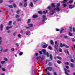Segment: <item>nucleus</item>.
Here are the masks:
<instances>
[{
    "mask_svg": "<svg viewBox=\"0 0 75 75\" xmlns=\"http://www.w3.org/2000/svg\"><path fill=\"white\" fill-rule=\"evenodd\" d=\"M24 6L25 7H27V4L26 3H25Z\"/></svg>",
    "mask_w": 75,
    "mask_h": 75,
    "instance_id": "obj_46",
    "label": "nucleus"
},
{
    "mask_svg": "<svg viewBox=\"0 0 75 75\" xmlns=\"http://www.w3.org/2000/svg\"><path fill=\"white\" fill-rule=\"evenodd\" d=\"M69 29H70V31H71V32H72V31H73V33H75V27H73L72 29V26H70L69 27Z\"/></svg>",
    "mask_w": 75,
    "mask_h": 75,
    "instance_id": "obj_2",
    "label": "nucleus"
},
{
    "mask_svg": "<svg viewBox=\"0 0 75 75\" xmlns=\"http://www.w3.org/2000/svg\"><path fill=\"white\" fill-rule=\"evenodd\" d=\"M49 66H52V63L51 62H50L49 63Z\"/></svg>",
    "mask_w": 75,
    "mask_h": 75,
    "instance_id": "obj_19",
    "label": "nucleus"
},
{
    "mask_svg": "<svg viewBox=\"0 0 75 75\" xmlns=\"http://www.w3.org/2000/svg\"><path fill=\"white\" fill-rule=\"evenodd\" d=\"M30 6L31 7H33V4L32 2H31L30 4Z\"/></svg>",
    "mask_w": 75,
    "mask_h": 75,
    "instance_id": "obj_25",
    "label": "nucleus"
},
{
    "mask_svg": "<svg viewBox=\"0 0 75 75\" xmlns=\"http://www.w3.org/2000/svg\"><path fill=\"white\" fill-rule=\"evenodd\" d=\"M64 38H68V36H64Z\"/></svg>",
    "mask_w": 75,
    "mask_h": 75,
    "instance_id": "obj_43",
    "label": "nucleus"
},
{
    "mask_svg": "<svg viewBox=\"0 0 75 75\" xmlns=\"http://www.w3.org/2000/svg\"><path fill=\"white\" fill-rule=\"evenodd\" d=\"M23 53L22 52H21L19 53V55H23Z\"/></svg>",
    "mask_w": 75,
    "mask_h": 75,
    "instance_id": "obj_55",
    "label": "nucleus"
},
{
    "mask_svg": "<svg viewBox=\"0 0 75 75\" xmlns=\"http://www.w3.org/2000/svg\"><path fill=\"white\" fill-rule=\"evenodd\" d=\"M57 58L59 59V60H61V59H62V58L59 57H54V59H57Z\"/></svg>",
    "mask_w": 75,
    "mask_h": 75,
    "instance_id": "obj_10",
    "label": "nucleus"
},
{
    "mask_svg": "<svg viewBox=\"0 0 75 75\" xmlns=\"http://www.w3.org/2000/svg\"><path fill=\"white\" fill-rule=\"evenodd\" d=\"M3 27H4L3 25L1 24V25L0 27L1 30V31H2V30H3Z\"/></svg>",
    "mask_w": 75,
    "mask_h": 75,
    "instance_id": "obj_15",
    "label": "nucleus"
},
{
    "mask_svg": "<svg viewBox=\"0 0 75 75\" xmlns=\"http://www.w3.org/2000/svg\"><path fill=\"white\" fill-rule=\"evenodd\" d=\"M8 49H6L4 50V52H8Z\"/></svg>",
    "mask_w": 75,
    "mask_h": 75,
    "instance_id": "obj_22",
    "label": "nucleus"
},
{
    "mask_svg": "<svg viewBox=\"0 0 75 75\" xmlns=\"http://www.w3.org/2000/svg\"><path fill=\"white\" fill-rule=\"evenodd\" d=\"M64 70L65 71V74H66L67 75H69V74H68V72H70V71L69 70H67V69H66V68H64Z\"/></svg>",
    "mask_w": 75,
    "mask_h": 75,
    "instance_id": "obj_3",
    "label": "nucleus"
},
{
    "mask_svg": "<svg viewBox=\"0 0 75 75\" xmlns=\"http://www.w3.org/2000/svg\"><path fill=\"white\" fill-rule=\"evenodd\" d=\"M60 46L61 47H65V44L62 45V43H60Z\"/></svg>",
    "mask_w": 75,
    "mask_h": 75,
    "instance_id": "obj_18",
    "label": "nucleus"
},
{
    "mask_svg": "<svg viewBox=\"0 0 75 75\" xmlns=\"http://www.w3.org/2000/svg\"><path fill=\"white\" fill-rule=\"evenodd\" d=\"M36 59H37V60H40V59H41V56H37L36 57Z\"/></svg>",
    "mask_w": 75,
    "mask_h": 75,
    "instance_id": "obj_13",
    "label": "nucleus"
},
{
    "mask_svg": "<svg viewBox=\"0 0 75 75\" xmlns=\"http://www.w3.org/2000/svg\"><path fill=\"white\" fill-rule=\"evenodd\" d=\"M54 43L55 44V45L54 46V48L57 49L58 47V45H57V43H58V42L57 41H55L54 42Z\"/></svg>",
    "mask_w": 75,
    "mask_h": 75,
    "instance_id": "obj_7",
    "label": "nucleus"
},
{
    "mask_svg": "<svg viewBox=\"0 0 75 75\" xmlns=\"http://www.w3.org/2000/svg\"><path fill=\"white\" fill-rule=\"evenodd\" d=\"M45 59V56H43L41 58V60L42 62H43L44 61V60Z\"/></svg>",
    "mask_w": 75,
    "mask_h": 75,
    "instance_id": "obj_11",
    "label": "nucleus"
},
{
    "mask_svg": "<svg viewBox=\"0 0 75 75\" xmlns=\"http://www.w3.org/2000/svg\"><path fill=\"white\" fill-rule=\"evenodd\" d=\"M67 1V0H64L62 2L63 3H65V2Z\"/></svg>",
    "mask_w": 75,
    "mask_h": 75,
    "instance_id": "obj_42",
    "label": "nucleus"
},
{
    "mask_svg": "<svg viewBox=\"0 0 75 75\" xmlns=\"http://www.w3.org/2000/svg\"><path fill=\"white\" fill-rule=\"evenodd\" d=\"M61 5V4H58L56 5L57 7H59V6H60V5Z\"/></svg>",
    "mask_w": 75,
    "mask_h": 75,
    "instance_id": "obj_36",
    "label": "nucleus"
},
{
    "mask_svg": "<svg viewBox=\"0 0 75 75\" xmlns=\"http://www.w3.org/2000/svg\"><path fill=\"white\" fill-rule=\"evenodd\" d=\"M65 64H66V65H69V63L68 62H66L65 63Z\"/></svg>",
    "mask_w": 75,
    "mask_h": 75,
    "instance_id": "obj_63",
    "label": "nucleus"
},
{
    "mask_svg": "<svg viewBox=\"0 0 75 75\" xmlns=\"http://www.w3.org/2000/svg\"><path fill=\"white\" fill-rule=\"evenodd\" d=\"M2 69L3 71H6V69L4 68H2Z\"/></svg>",
    "mask_w": 75,
    "mask_h": 75,
    "instance_id": "obj_47",
    "label": "nucleus"
},
{
    "mask_svg": "<svg viewBox=\"0 0 75 75\" xmlns=\"http://www.w3.org/2000/svg\"><path fill=\"white\" fill-rule=\"evenodd\" d=\"M11 23H12V21H9V22L8 25H11Z\"/></svg>",
    "mask_w": 75,
    "mask_h": 75,
    "instance_id": "obj_33",
    "label": "nucleus"
},
{
    "mask_svg": "<svg viewBox=\"0 0 75 75\" xmlns=\"http://www.w3.org/2000/svg\"><path fill=\"white\" fill-rule=\"evenodd\" d=\"M38 13H39L40 14H41L42 13V11H39L38 12Z\"/></svg>",
    "mask_w": 75,
    "mask_h": 75,
    "instance_id": "obj_35",
    "label": "nucleus"
},
{
    "mask_svg": "<svg viewBox=\"0 0 75 75\" xmlns=\"http://www.w3.org/2000/svg\"><path fill=\"white\" fill-rule=\"evenodd\" d=\"M72 40L73 41V42H75V39L73 38L72 39Z\"/></svg>",
    "mask_w": 75,
    "mask_h": 75,
    "instance_id": "obj_62",
    "label": "nucleus"
},
{
    "mask_svg": "<svg viewBox=\"0 0 75 75\" xmlns=\"http://www.w3.org/2000/svg\"><path fill=\"white\" fill-rule=\"evenodd\" d=\"M69 35H70L71 37L73 35V34H72V33H71L70 32H69Z\"/></svg>",
    "mask_w": 75,
    "mask_h": 75,
    "instance_id": "obj_21",
    "label": "nucleus"
},
{
    "mask_svg": "<svg viewBox=\"0 0 75 75\" xmlns=\"http://www.w3.org/2000/svg\"><path fill=\"white\" fill-rule=\"evenodd\" d=\"M71 67H74V64L72 63L71 64Z\"/></svg>",
    "mask_w": 75,
    "mask_h": 75,
    "instance_id": "obj_34",
    "label": "nucleus"
},
{
    "mask_svg": "<svg viewBox=\"0 0 75 75\" xmlns=\"http://www.w3.org/2000/svg\"><path fill=\"white\" fill-rule=\"evenodd\" d=\"M54 11L57 10V11H59L61 10V8L59 7H57L54 8Z\"/></svg>",
    "mask_w": 75,
    "mask_h": 75,
    "instance_id": "obj_5",
    "label": "nucleus"
},
{
    "mask_svg": "<svg viewBox=\"0 0 75 75\" xmlns=\"http://www.w3.org/2000/svg\"><path fill=\"white\" fill-rule=\"evenodd\" d=\"M73 2V0H71L69 1V3H72Z\"/></svg>",
    "mask_w": 75,
    "mask_h": 75,
    "instance_id": "obj_40",
    "label": "nucleus"
},
{
    "mask_svg": "<svg viewBox=\"0 0 75 75\" xmlns=\"http://www.w3.org/2000/svg\"><path fill=\"white\" fill-rule=\"evenodd\" d=\"M42 52H43V53H44V54H46V50L45 49H43L42 50Z\"/></svg>",
    "mask_w": 75,
    "mask_h": 75,
    "instance_id": "obj_16",
    "label": "nucleus"
},
{
    "mask_svg": "<svg viewBox=\"0 0 75 75\" xmlns=\"http://www.w3.org/2000/svg\"><path fill=\"white\" fill-rule=\"evenodd\" d=\"M47 46H48V45L46 44L45 42L43 43V44L42 45V47L43 48H47Z\"/></svg>",
    "mask_w": 75,
    "mask_h": 75,
    "instance_id": "obj_4",
    "label": "nucleus"
},
{
    "mask_svg": "<svg viewBox=\"0 0 75 75\" xmlns=\"http://www.w3.org/2000/svg\"><path fill=\"white\" fill-rule=\"evenodd\" d=\"M16 34H17V32H15L13 34V35L14 36H15V35H16Z\"/></svg>",
    "mask_w": 75,
    "mask_h": 75,
    "instance_id": "obj_31",
    "label": "nucleus"
},
{
    "mask_svg": "<svg viewBox=\"0 0 75 75\" xmlns=\"http://www.w3.org/2000/svg\"><path fill=\"white\" fill-rule=\"evenodd\" d=\"M12 2H13V0H11L9 1V3H10Z\"/></svg>",
    "mask_w": 75,
    "mask_h": 75,
    "instance_id": "obj_57",
    "label": "nucleus"
},
{
    "mask_svg": "<svg viewBox=\"0 0 75 75\" xmlns=\"http://www.w3.org/2000/svg\"><path fill=\"white\" fill-rule=\"evenodd\" d=\"M14 50H15V49H14V48H12L11 49V50L12 51H14Z\"/></svg>",
    "mask_w": 75,
    "mask_h": 75,
    "instance_id": "obj_37",
    "label": "nucleus"
},
{
    "mask_svg": "<svg viewBox=\"0 0 75 75\" xmlns=\"http://www.w3.org/2000/svg\"><path fill=\"white\" fill-rule=\"evenodd\" d=\"M47 69L48 71H54L55 70V68H52V67H47Z\"/></svg>",
    "mask_w": 75,
    "mask_h": 75,
    "instance_id": "obj_1",
    "label": "nucleus"
},
{
    "mask_svg": "<svg viewBox=\"0 0 75 75\" xmlns=\"http://www.w3.org/2000/svg\"><path fill=\"white\" fill-rule=\"evenodd\" d=\"M51 6H49L48 7V9H49V10H50L51 9Z\"/></svg>",
    "mask_w": 75,
    "mask_h": 75,
    "instance_id": "obj_50",
    "label": "nucleus"
},
{
    "mask_svg": "<svg viewBox=\"0 0 75 75\" xmlns=\"http://www.w3.org/2000/svg\"><path fill=\"white\" fill-rule=\"evenodd\" d=\"M23 5V4H22L21 3H20L19 4V6H21Z\"/></svg>",
    "mask_w": 75,
    "mask_h": 75,
    "instance_id": "obj_61",
    "label": "nucleus"
},
{
    "mask_svg": "<svg viewBox=\"0 0 75 75\" xmlns=\"http://www.w3.org/2000/svg\"><path fill=\"white\" fill-rule=\"evenodd\" d=\"M40 54H42V52L41 51H39Z\"/></svg>",
    "mask_w": 75,
    "mask_h": 75,
    "instance_id": "obj_59",
    "label": "nucleus"
},
{
    "mask_svg": "<svg viewBox=\"0 0 75 75\" xmlns=\"http://www.w3.org/2000/svg\"><path fill=\"white\" fill-rule=\"evenodd\" d=\"M16 20L17 21H21V19L19 18L18 19H17Z\"/></svg>",
    "mask_w": 75,
    "mask_h": 75,
    "instance_id": "obj_39",
    "label": "nucleus"
},
{
    "mask_svg": "<svg viewBox=\"0 0 75 75\" xmlns=\"http://www.w3.org/2000/svg\"><path fill=\"white\" fill-rule=\"evenodd\" d=\"M45 72H47L48 71V69H45Z\"/></svg>",
    "mask_w": 75,
    "mask_h": 75,
    "instance_id": "obj_60",
    "label": "nucleus"
},
{
    "mask_svg": "<svg viewBox=\"0 0 75 75\" xmlns=\"http://www.w3.org/2000/svg\"><path fill=\"white\" fill-rule=\"evenodd\" d=\"M48 48L49 49V50H52V47H51V46H49L48 47Z\"/></svg>",
    "mask_w": 75,
    "mask_h": 75,
    "instance_id": "obj_32",
    "label": "nucleus"
},
{
    "mask_svg": "<svg viewBox=\"0 0 75 75\" xmlns=\"http://www.w3.org/2000/svg\"><path fill=\"white\" fill-rule=\"evenodd\" d=\"M31 19H28L27 22V24H28V23H30L31 22Z\"/></svg>",
    "mask_w": 75,
    "mask_h": 75,
    "instance_id": "obj_20",
    "label": "nucleus"
},
{
    "mask_svg": "<svg viewBox=\"0 0 75 75\" xmlns=\"http://www.w3.org/2000/svg\"><path fill=\"white\" fill-rule=\"evenodd\" d=\"M28 25L29 27H32L34 26V25H33V24L31 23L28 24Z\"/></svg>",
    "mask_w": 75,
    "mask_h": 75,
    "instance_id": "obj_14",
    "label": "nucleus"
},
{
    "mask_svg": "<svg viewBox=\"0 0 75 75\" xmlns=\"http://www.w3.org/2000/svg\"><path fill=\"white\" fill-rule=\"evenodd\" d=\"M75 5H73V6H72V5H70L69 6V8L70 9H72V8H73L75 7Z\"/></svg>",
    "mask_w": 75,
    "mask_h": 75,
    "instance_id": "obj_9",
    "label": "nucleus"
},
{
    "mask_svg": "<svg viewBox=\"0 0 75 75\" xmlns=\"http://www.w3.org/2000/svg\"><path fill=\"white\" fill-rule=\"evenodd\" d=\"M42 17L43 18L42 21H45V20H47V18H46V16L45 15H43L42 16Z\"/></svg>",
    "mask_w": 75,
    "mask_h": 75,
    "instance_id": "obj_6",
    "label": "nucleus"
},
{
    "mask_svg": "<svg viewBox=\"0 0 75 75\" xmlns=\"http://www.w3.org/2000/svg\"><path fill=\"white\" fill-rule=\"evenodd\" d=\"M52 13H50V14L51 15H52L53 14H54V13H55V9H53L52 11Z\"/></svg>",
    "mask_w": 75,
    "mask_h": 75,
    "instance_id": "obj_12",
    "label": "nucleus"
},
{
    "mask_svg": "<svg viewBox=\"0 0 75 75\" xmlns=\"http://www.w3.org/2000/svg\"><path fill=\"white\" fill-rule=\"evenodd\" d=\"M64 46L66 48H69V46L66 45H65Z\"/></svg>",
    "mask_w": 75,
    "mask_h": 75,
    "instance_id": "obj_44",
    "label": "nucleus"
},
{
    "mask_svg": "<svg viewBox=\"0 0 75 75\" xmlns=\"http://www.w3.org/2000/svg\"><path fill=\"white\" fill-rule=\"evenodd\" d=\"M54 75H57V73H56V72H54Z\"/></svg>",
    "mask_w": 75,
    "mask_h": 75,
    "instance_id": "obj_64",
    "label": "nucleus"
},
{
    "mask_svg": "<svg viewBox=\"0 0 75 75\" xmlns=\"http://www.w3.org/2000/svg\"><path fill=\"white\" fill-rule=\"evenodd\" d=\"M20 17V16H19V15L17 14L16 15V18H18V17Z\"/></svg>",
    "mask_w": 75,
    "mask_h": 75,
    "instance_id": "obj_38",
    "label": "nucleus"
},
{
    "mask_svg": "<svg viewBox=\"0 0 75 75\" xmlns=\"http://www.w3.org/2000/svg\"><path fill=\"white\" fill-rule=\"evenodd\" d=\"M9 28H12V27H11V26L7 27H6V30H8L9 29Z\"/></svg>",
    "mask_w": 75,
    "mask_h": 75,
    "instance_id": "obj_26",
    "label": "nucleus"
},
{
    "mask_svg": "<svg viewBox=\"0 0 75 75\" xmlns=\"http://www.w3.org/2000/svg\"><path fill=\"white\" fill-rule=\"evenodd\" d=\"M4 60L6 61H8V60L7 58H4Z\"/></svg>",
    "mask_w": 75,
    "mask_h": 75,
    "instance_id": "obj_29",
    "label": "nucleus"
},
{
    "mask_svg": "<svg viewBox=\"0 0 75 75\" xmlns=\"http://www.w3.org/2000/svg\"><path fill=\"white\" fill-rule=\"evenodd\" d=\"M3 51V47L2 46L0 47V53H1Z\"/></svg>",
    "mask_w": 75,
    "mask_h": 75,
    "instance_id": "obj_8",
    "label": "nucleus"
},
{
    "mask_svg": "<svg viewBox=\"0 0 75 75\" xmlns=\"http://www.w3.org/2000/svg\"><path fill=\"white\" fill-rule=\"evenodd\" d=\"M30 33V32L29 31H28L26 33V35H28Z\"/></svg>",
    "mask_w": 75,
    "mask_h": 75,
    "instance_id": "obj_24",
    "label": "nucleus"
},
{
    "mask_svg": "<svg viewBox=\"0 0 75 75\" xmlns=\"http://www.w3.org/2000/svg\"><path fill=\"white\" fill-rule=\"evenodd\" d=\"M63 31H64V29H62L61 30L60 32V33H62V32Z\"/></svg>",
    "mask_w": 75,
    "mask_h": 75,
    "instance_id": "obj_58",
    "label": "nucleus"
},
{
    "mask_svg": "<svg viewBox=\"0 0 75 75\" xmlns=\"http://www.w3.org/2000/svg\"><path fill=\"white\" fill-rule=\"evenodd\" d=\"M50 59H51V60H52V55L51 54H50Z\"/></svg>",
    "mask_w": 75,
    "mask_h": 75,
    "instance_id": "obj_28",
    "label": "nucleus"
},
{
    "mask_svg": "<svg viewBox=\"0 0 75 75\" xmlns=\"http://www.w3.org/2000/svg\"><path fill=\"white\" fill-rule=\"evenodd\" d=\"M13 6L14 7H16V5L15 4H13Z\"/></svg>",
    "mask_w": 75,
    "mask_h": 75,
    "instance_id": "obj_54",
    "label": "nucleus"
},
{
    "mask_svg": "<svg viewBox=\"0 0 75 75\" xmlns=\"http://www.w3.org/2000/svg\"><path fill=\"white\" fill-rule=\"evenodd\" d=\"M38 17V16L36 15H34L33 16V18H37Z\"/></svg>",
    "mask_w": 75,
    "mask_h": 75,
    "instance_id": "obj_17",
    "label": "nucleus"
},
{
    "mask_svg": "<svg viewBox=\"0 0 75 75\" xmlns=\"http://www.w3.org/2000/svg\"><path fill=\"white\" fill-rule=\"evenodd\" d=\"M18 38H21V35L20 34H19L18 35Z\"/></svg>",
    "mask_w": 75,
    "mask_h": 75,
    "instance_id": "obj_48",
    "label": "nucleus"
},
{
    "mask_svg": "<svg viewBox=\"0 0 75 75\" xmlns=\"http://www.w3.org/2000/svg\"><path fill=\"white\" fill-rule=\"evenodd\" d=\"M71 61L72 62H74V60L72 59H71Z\"/></svg>",
    "mask_w": 75,
    "mask_h": 75,
    "instance_id": "obj_51",
    "label": "nucleus"
},
{
    "mask_svg": "<svg viewBox=\"0 0 75 75\" xmlns=\"http://www.w3.org/2000/svg\"><path fill=\"white\" fill-rule=\"evenodd\" d=\"M46 55L47 57H48L50 56V55H49V53H48V52H47L46 53Z\"/></svg>",
    "mask_w": 75,
    "mask_h": 75,
    "instance_id": "obj_27",
    "label": "nucleus"
},
{
    "mask_svg": "<svg viewBox=\"0 0 75 75\" xmlns=\"http://www.w3.org/2000/svg\"><path fill=\"white\" fill-rule=\"evenodd\" d=\"M50 44L52 45H53L54 44V42H53V41L52 40L50 41Z\"/></svg>",
    "mask_w": 75,
    "mask_h": 75,
    "instance_id": "obj_23",
    "label": "nucleus"
},
{
    "mask_svg": "<svg viewBox=\"0 0 75 75\" xmlns=\"http://www.w3.org/2000/svg\"><path fill=\"white\" fill-rule=\"evenodd\" d=\"M9 7H10V8H13V6L11 5H9Z\"/></svg>",
    "mask_w": 75,
    "mask_h": 75,
    "instance_id": "obj_49",
    "label": "nucleus"
},
{
    "mask_svg": "<svg viewBox=\"0 0 75 75\" xmlns=\"http://www.w3.org/2000/svg\"><path fill=\"white\" fill-rule=\"evenodd\" d=\"M51 6H52V7H54V4L52 3L51 4Z\"/></svg>",
    "mask_w": 75,
    "mask_h": 75,
    "instance_id": "obj_53",
    "label": "nucleus"
},
{
    "mask_svg": "<svg viewBox=\"0 0 75 75\" xmlns=\"http://www.w3.org/2000/svg\"><path fill=\"white\" fill-rule=\"evenodd\" d=\"M59 52H62V49H61V48L59 49Z\"/></svg>",
    "mask_w": 75,
    "mask_h": 75,
    "instance_id": "obj_56",
    "label": "nucleus"
},
{
    "mask_svg": "<svg viewBox=\"0 0 75 75\" xmlns=\"http://www.w3.org/2000/svg\"><path fill=\"white\" fill-rule=\"evenodd\" d=\"M48 12V11L46 10L45 11H43V13L44 14H45L46 13H47Z\"/></svg>",
    "mask_w": 75,
    "mask_h": 75,
    "instance_id": "obj_45",
    "label": "nucleus"
},
{
    "mask_svg": "<svg viewBox=\"0 0 75 75\" xmlns=\"http://www.w3.org/2000/svg\"><path fill=\"white\" fill-rule=\"evenodd\" d=\"M19 13H20V10H18L16 12V13H17V14H19Z\"/></svg>",
    "mask_w": 75,
    "mask_h": 75,
    "instance_id": "obj_52",
    "label": "nucleus"
},
{
    "mask_svg": "<svg viewBox=\"0 0 75 75\" xmlns=\"http://www.w3.org/2000/svg\"><path fill=\"white\" fill-rule=\"evenodd\" d=\"M5 62H6L5 61H2L1 62V63L2 64H4V63H5Z\"/></svg>",
    "mask_w": 75,
    "mask_h": 75,
    "instance_id": "obj_30",
    "label": "nucleus"
},
{
    "mask_svg": "<svg viewBox=\"0 0 75 75\" xmlns=\"http://www.w3.org/2000/svg\"><path fill=\"white\" fill-rule=\"evenodd\" d=\"M57 62L58 64H61V62L60 61H57Z\"/></svg>",
    "mask_w": 75,
    "mask_h": 75,
    "instance_id": "obj_41",
    "label": "nucleus"
}]
</instances>
